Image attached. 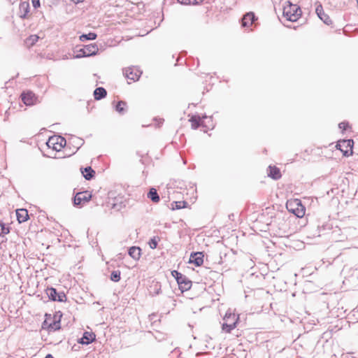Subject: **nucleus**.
Segmentation results:
<instances>
[{"label": "nucleus", "instance_id": "obj_1", "mask_svg": "<svg viewBox=\"0 0 358 358\" xmlns=\"http://www.w3.org/2000/svg\"><path fill=\"white\" fill-rule=\"evenodd\" d=\"M63 315H45V319L42 323L43 331H55L61 329V318Z\"/></svg>", "mask_w": 358, "mask_h": 358}, {"label": "nucleus", "instance_id": "obj_2", "mask_svg": "<svg viewBox=\"0 0 358 358\" xmlns=\"http://www.w3.org/2000/svg\"><path fill=\"white\" fill-rule=\"evenodd\" d=\"M283 6V15L290 22H296L301 15V10L296 4L287 1Z\"/></svg>", "mask_w": 358, "mask_h": 358}, {"label": "nucleus", "instance_id": "obj_3", "mask_svg": "<svg viewBox=\"0 0 358 358\" xmlns=\"http://www.w3.org/2000/svg\"><path fill=\"white\" fill-rule=\"evenodd\" d=\"M240 315H224L222 322V330L225 333H231L238 324Z\"/></svg>", "mask_w": 358, "mask_h": 358}, {"label": "nucleus", "instance_id": "obj_4", "mask_svg": "<svg viewBox=\"0 0 358 358\" xmlns=\"http://www.w3.org/2000/svg\"><path fill=\"white\" fill-rule=\"evenodd\" d=\"M171 274L176 280L179 289L182 292L187 291L191 288L192 282L186 275L176 270L173 271Z\"/></svg>", "mask_w": 358, "mask_h": 358}, {"label": "nucleus", "instance_id": "obj_5", "mask_svg": "<svg viewBox=\"0 0 358 358\" xmlns=\"http://www.w3.org/2000/svg\"><path fill=\"white\" fill-rule=\"evenodd\" d=\"M286 208L298 217H302L305 215V208L299 199L288 201L286 203Z\"/></svg>", "mask_w": 358, "mask_h": 358}, {"label": "nucleus", "instance_id": "obj_6", "mask_svg": "<svg viewBox=\"0 0 358 358\" xmlns=\"http://www.w3.org/2000/svg\"><path fill=\"white\" fill-rule=\"evenodd\" d=\"M99 51L98 46L95 43H91L85 45L83 48L76 50L77 55L76 58H81L85 57H90L95 55Z\"/></svg>", "mask_w": 358, "mask_h": 358}, {"label": "nucleus", "instance_id": "obj_7", "mask_svg": "<svg viewBox=\"0 0 358 358\" xmlns=\"http://www.w3.org/2000/svg\"><path fill=\"white\" fill-rule=\"evenodd\" d=\"M45 293L49 299L53 301L63 302L66 301V296L64 292H57L54 287H48Z\"/></svg>", "mask_w": 358, "mask_h": 358}, {"label": "nucleus", "instance_id": "obj_8", "mask_svg": "<svg viewBox=\"0 0 358 358\" xmlns=\"http://www.w3.org/2000/svg\"><path fill=\"white\" fill-rule=\"evenodd\" d=\"M66 144V140L61 136L50 137L47 142V145L49 148L52 147L56 151H59Z\"/></svg>", "mask_w": 358, "mask_h": 358}, {"label": "nucleus", "instance_id": "obj_9", "mask_svg": "<svg viewBox=\"0 0 358 358\" xmlns=\"http://www.w3.org/2000/svg\"><path fill=\"white\" fill-rule=\"evenodd\" d=\"M123 73L127 78L136 81L138 80L142 72L135 67H129L123 71Z\"/></svg>", "mask_w": 358, "mask_h": 358}, {"label": "nucleus", "instance_id": "obj_10", "mask_svg": "<svg viewBox=\"0 0 358 358\" xmlns=\"http://www.w3.org/2000/svg\"><path fill=\"white\" fill-rule=\"evenodd\" d=\"M92 198V194L88 192H78L73 198L75 206H80L82 202H88Z\"/></svg>", "mask_w": 358, "mask_h": 358}, {"label": "nucleus", "instance_id": "obj_11", "mask_svg": "<svg viewBox=\"0 0 358 358\" xmlns=\"http://www.w3.org/2000/svg\"><path fill=\"white\" fill-rule=\"evenodd\" d=\"M315 12L319 17V18L323 21V22L327 25H330L332 24V21L330 19L329 16L324 12L321 3H318L317 6L315 8Z\"/></svg>", "mask_w": 358, "mask_h": 358}, {"label": "nucleus", "instance_id": "obj_12", "mask_svg": "<svg viewBox=\"0 0 358 358\" xmlns=\"http://www.w3.org/2000/svg\"><path fill=\"white\" fill-rule=\"evenodd\" d=\"M189 263L194 264L196 266H199L203 263V255L202 252H192L189 257Z\"/></svg>", "mask_w": 358, "mask_h": 358}, {"label": "nucleus", "instance_id": "obj_13", "mask_svg": "<svg viewBox=\"0 0 358 358\" xmlns=\"http://www.w3.org/2000/svg\"><path fill=\"white\" fill-rule=\"evenodd\" d=\"M256 20L255 13L252 12L247 13L243 15L241 20V24L244 27H250Z\"/></svg>", "mask_w": 358, "mask_h": 358}, {"label": "nucleus", "instance_id": "obj_14", "mask_svg": "<svg viewBox=\"0 0 358 358\" xmlns=\"http://www.w3.org/2000/svg\"><path fill=\"white\" fill-rule=\"evenodd\" d=\"M96 336L92 332L85 331L83 337L80 338L78 341L79 343L83 345H88L92 343L95 340Z\"/></svg>", "mask_w": 358, "mask_h": 358}, {"label": "nucleus", "instance_id": "obj_15", "mask_svg": "<svg viewBox=\"0 0 358 358\" xmlns=\"http://www.w3.org/2000/svg\"><path fill=\"white\" fill-rule=\"evenodd\" d=\"M30 6L27 1H24L20 3L18 15L20 18L24 19L27 17L29 13Z\"/></svg>", "mask_w": 358, "mask_h": 358}, {"label": "nucleus", "instance_id": "obj_16", "mask_svg": "<svg viewBox=\"0 0 358 358\" xmlns=\"http://www.w3.org/2000/svg\"><path fill=\"white\" fill-rule=\"evenodd\" d=\"M22 100L23 103L27 106H30L34 103L35 95L31 92H23L22 94Z\"/></svg>", "mask_w": 358, "mask_h": 358}, {"label": "nucleus", "instance_id": "obj_17", "mask_svg": "<svg viewBox=\"0 0 358 358\" xmlns=\"http://www.w3.org/2000/svg\"><path fill=\"white\" fill-rule=\"evenodd\" d=\"M17 220L20 223L26 222L29 218L28 211L26 209H17L16 210Z\"/></svg>", "mask_w": 358, "mask_h": 358}, {"label": "nucleus", "instance_id": "obj_18", "mask_svg": "<svg viewBox=\"0 0 358 358\" xmlns=\"http://www.w3.org/2000/svg\"><path fill=\"white\" fill-rule=\"evenodd\" d=\"M268 176L273 180H278L281 178L282 175L280 169L276 166H268Z\"/></svg>", "mask_w": 358, "mask_h": 358}, {"label": "nucleus", "instance_id": "obj_19", "mask_svg": "<svg viewBox=\"0 0 358 358\" xmlns=\"http://www.w3.org/2000/svg\"><path fill=\"white\" fill-rule=\"evenodd\" d=\"M141 249L139 247L132 246L129 249V255L135 260L139 259L141 255Z\"/></svg>", "mask_w": 358, "mask_h": 358}, {"label": "nucleus", "instance_id": "obj_20", "mask_svg": "<svg viewBox=\"0 0 358 358\" xmlns=\"http://www.w3.org/2000/svg\"><path fill=\"white\" fill-rule=\"evenodd\" d=\"M107 95V92L105 88L99 87L94 91V96L96 100H101L105 98Z\"/></svg>", "mask_w": 358, "mask_h": 358}, {"label": "nucleus", "instance_id": "obj_21", "mask_svg": "<svg viewBox=\"0 0 358 358\" xmlns=\"http://www.w3.org/2000/svg\"><path fill=\"white\" fill-rule=\"evenodd\" d=\"M82 173L87 180H90L94 177L95 171L91 166H87L82 170Z\"/></svg>", "mask_w": 358, "mask_h": 358}, {"label": "nucleus", "instance_id": "obj_22", "mask_svg": "<svg viewBox=\"0 0 358 358\" xmlns=\"http://www.w3.org/2000/svg\"><path fill=\"white\" fill-rule=\"evenodd\" d=\"M148 197L154 203H157L160 200L157 191L154 187L150 188L148 193Z\"/></svg>", "mask_w": 358, "mask_h": 358}, {"label": "nucleus", "instance_id": "obj_23", "mask_svg": "<svg viewBox=\"0 0 358 358\" xmlns=\"http://www.w3.org/2000/svg\"><path fill=\"white\" fill-rule=\"evenodd\" d=\"M192 123V128L193 129H197L200 126L202 125L201 118L199 115H193L189 119Z\"/></svg>", "mask_w": 358, "mask_h": 358}, {"label": "nucleus", "instance_id": "obj_24", "mask_svg": "<svg viewBox=\"0 0 358 358\" xmlns=\"http://www.w3.org/2000/svg\"><path fill=\"white\" fill-rule=\"evenodd\" d=\"M97 37V34L94 32H90L88 34H83L80 36V41L84 42L88 40H95Z\"/></svg>", "mask_w": 358, "mask_h": 358}, {"label": "nucleus", "instance_id": "obj_25", "mask_svg": "<svg viewBox=\"0 0 358 358\" xmlns=\"http://www.w3.org/2000/svg\"><path fill=\"white\" fill-rule=\"evenodd\" d=\"M70 143H73L77 151L83 145L84 141L80 138L73 136L71 138Z\"/></svg>", "mask_w": 358, "mask_h": 358}, {"label": "nucleus", "instance_id": "obj_26", "mask_svg": "<svg viewBox=\"0 0 358 358\" xmlns=\"http://www.w3.org/2000/svg\"><path fill=\"white\" fill-rule=\"evenodd\" d=\"M127 106V103L124 101H119L115 106V110L118 112L120 114H124L126 111L125 107Z\"/></svg>", "mask_w": 358, "mask_h": 358}, {"label": "nucleus", "instance_id": "obj_27", "mask_svg": "<svg viewBox=\"0 0 358 358\" xmlns=\"http://www.w3.org/2000/svg\"><path fill=\"white\" fill-rule=\"evenodd\" d=\"M187 203L186 201H173L171 203V206H172L171 208H172V210L182 209V208L186 207Z\"/></svg>", "mask_w": 358, "mask_h": 358}, {"label": "nucleus", "instance_id": "obj_28", "mask_svg": "<svg viewBox=\"0 0 358 358\" xmlns=\"http://www.w3.org/2000/svg\"><path fill=\"white\" fill-rule=\"evenodd\" d=\"M120 274H121V272L119 271V270H116V271H113L111 272V274H110V280L115 282H117L120 280Z\"/></svg>", "mask_w": 358, "mask_h": 358}, {"label": "nucleus", "instance_id": "obj_29", "mask_svg": "<svg viewBox=\"0 0 358 358\" xmlns=\"http://www.w3.org/2000/svg\"><path fill=\"white\" fill-rule=\"evenodd\" d=\"M160 241L159 236H154L148 242L149 246L151 249H155L157 247L158 242Z\"/></svg>", "mask_w": 358, "mask_h": 358}, {"label": "nucleus", "instance_id": "obj_30", "mask_svg": "<svg viewBox=\"0 0 358 358\" xmlns=\"http://www.w3.org/2000/svg\"><path fill=\"white\" fill-rule=\"evenodd\" d=\"M39 37L36 35H31L27 39V41L30 45H34L38 40Z\"/></svg>", "mask_w": 358, "mask_h": 358}, {"label": "nucleus", "instance_id": "obj_31", "mask_svg": "<svg viewBox=\"0 0 358 358\" xmlns=\"http://www.w3.org/2000/svg\"><path fill=\"white\" fill-rule=\"evenodd\" d=\"M1 227V232L0 233V236H3L4 234H7L10 232V229L8 227H6L4 224H0Z\"/></svg>", "mask_w": 358, "mask_h": 358}, {"label": "nucleus", "instance_id": "obj_32", "mask_svg": "<svg viewBox=\"0 0 358 358\" xmlns=\"http://www.w3.org/2000/svg\"><path fill=\"white\" fill-rule=\"evenodd\" d=\"M348 126V123L345 122H341L338 124L339 128L342 129L343 130H345Z\"/></svg>", "mask_w": 358, "mask_h": 358}, {"label": "nucleus", "instance_id": "obj_33", "mask_svg": "<svg viewBox=\"0 0 358 358\" xmlns=\"http://www.w3.org/2000/svg\"><path fill=\"white\" fill-rule=\"evenodd\" d=\"M343 143H347L348 146L352 147L354 141L352 139L348 141H343Z\"/></svg>", "mask_w": 358, "mask_h": 358}, {"label": "nucleus", "instance_id": "obj_34", "mask_svg": "<svg viewBox=\"0 0 358 358\" xmlns=\"http://www.w3.org/2000/svg\"><path fill=\"white\" fill-rule=\"evenodd\" d=\"M32 4L34 8H38L40 6L39 0H32Z\"/></svg>", "mask_w": 358, "mask_h": 358}, {"label": "nucleus", "instance_id": "obj_35", "mask_svg": "<svg viewBox=\"0 0 358 358\" xmlns=\"http://www.w3.org/2000/svg\"><path fill=\"white\" fill-rule=\"evenodd\" d=\"M178 2H180L182 4L187 5V4H191L192 0H178Z\"/></svg>", "mask_w": 358, "mask_h": 358}, {"label": "nucleus", "instance_id": "obj_36", "mask_svg": "<svg viewBox=\"0 0 358 358\" xmlns=\"http://www.w3.org/2000/svg\"><path fill=\"white\" fill-rule=\"evenodd\" d=\"M203 1L204 0H192L191 4L197 5V4H199L200 3H202Z\"/></svg>", "mask_w": 358, "mask_h": 358}, {"label": "nucleus", "instance_id": "obj_37", "mask_svg": "<svg viewBox=\"0 0 358 358\" xmlns=\"http://www.w3.org/2000/svg\"><path fill=\"white\" fill-rule=\"evenodd\" d=\"M157 315H155V314H153V315H149L150 320L151 321V320H154Z\"/></svg>", "mask_w": 358, "mask_h": 358}, {"label": "nucleus", "instance_id": "obj_38", "mask_svg": "<svg viewBox=\"0 0 358 358\" xmlns=\"http://www.w3.org/2000/svg\"><path fill=\"white\" fill-rule=\"evenodd\" d=\"M156 286H159V288H157V289H156L155 293H156V294H159V291H160V289H161V288H160V285H157Z\"/></svg>", "mask_w": 358, "mask_h": 358}, {"label": "nucleus", "instance_id": "obj_39", "mask_svg": "<svg viewBox=\"0 0 358 358\" xmlns=\"http://www.w3.org/2000/svg\"><path fill=\"white\" fill-rule=\"evenodd\" d=\"M71 1H73L75 3H78L82 2L83 0H71Z\"/></svg>", "mask_w": 358, "mask_h": 358}, {"label": "nucleus", "instance_id": "obj_40", "mask_svg": "<svg viewBox=\"0 0 358 358\" xmlns=\"http://www.w3.org/2000/svg\"><path fill=\"white\" fill-rule=\"evenodd\" d=\"M275 219H276V220H278V221H280V222H284V219H283V218H281V217H276Z\"/></svg>", "mask_w": 358, "mask_h": 358}, {"label": "nucleus", "instance_id": "obj_41", "mask_svg": "<svg viewBox=\"0 0 358 358\" xmlns=\"http://www.w3.org/2000/svg\"><path fill=\"white\" fill-rule=\"evenodd\" d=\"M45 358H54V357H53V356H52V355L48 354V355H47L45 356Z\"/></svg>", "mask_w": 358, "mask_h": 358}, {"label": "nucleus", "instance_id": "obj_42", "mask_svg": "<svg viewBox=\"0 0 358 358\" xmlns=\"http://www.w3.org/2000/svg\"><path fill=\"white\" fill-rule=\"evenodd\" d=\"M55 313L59 314V313H62L60 310H59V311H56Z\"/></svg>", "mask_w": 358, "mask_h": 358}, {"label": "nucleus", "instance_id": "obj_43", "mask_svg": "<svg viewBox=\"0 0 358 358\" xmlns=\"http://www.w3.org/2000/svg\"><path fill=\"white\" fill-rule=\"evenodd\" d=\"M226 313V314H228V313H231L229 312V310H227V311H226V313Z\"/></svg>", "mask_w": 358, "mask_h": 358}, {"label": "nucleus", "instance_id": "obj_44", "mask_svg": "<svg viewBox=\"0 0 358 358\" xmlns=\"http://www.w3.org/2000/svg\"><path fill=\"white\" fill-rule=\"evenodd\" d=\"M202 118H206V115H203Z\"/></svg>", "mask_w": 358, "mask_h": 358}, {"label": "nucleus", "instance_id": "obj_45", "mask_svg": "<svg viewBox=\"0 0 358 358\" xmlns=\"http://www.w3.org/2000/svg\"><path fill=\"white\" fill-rule=\"evenodd\" d=\"M351 358H355V357H351Z\"/></svg>", "mask_w": 358, "mask_h": 358}, {"label": "nucleus", "instance_id": "obj_46", "mask_svg": "<svg viewBox=\"0 0 358 358\" xmlns=\"http://www.w3.org/2000/svg\"><path fill=\"white\" fill-rule=\"evenodd\" d=\"M357 4H358V0H357Z\"/></svg>", "mask_w": 358, "mask_h": 358}]
</instances>
